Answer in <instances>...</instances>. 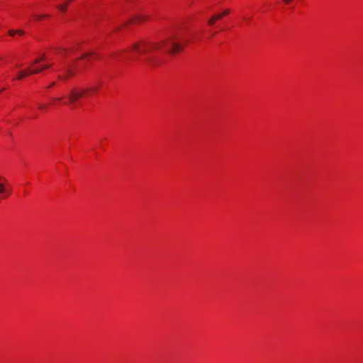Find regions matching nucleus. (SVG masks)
Instances as JSON below:
<instances>
[{"instance_id": "obj_16", "label": "nucleus", "mask_w": 363, "mask_h": 363, "mask_svg": "<svg viewBox=\"0 0 363 363\" xmlns=\"http://www.w3.org/2000/svg\"><path fill=\"white\" fill-rule=\"evenodd\" d=\"M43 17H48V16H47V15H45V16H38V17H37V18H38V20H41Z\"/></svg>"}, {"instance_id": "obj_4", "label": "nucleus", "mask_w": 363, "mask_h": 363, "mask_svg": "<svg viewBox=\"0 0 363 363\" xmlns=\"http://www.w3.org/2000/svg\"><path fill=\"white\" fill-rule=\"evenodd\" d=\"M80 47L79 45H75L69 48H60L58 49V54L62 56H72L74 55L79 50Z\"/></svg>"}, {"instance_id": "obj_6", "label": "nucleus", "mask_w": 363, "mask_h": 363, "mask_svg": "<svg viewBox=\"0 0 363 363\" xmlns=\"http://www.w3.org/2000/svg\"><path fill=\"white\" fill-rule=\"evenodd\" d=\"M74 74L75 73L72 69H62V72L58 74V79L61 81L65 82L74 76Z\"/></svg>"}, {"instance_id": "obj_10", "label": "nucleus", "mask_w": 363, "mask_h": 363, "mask_svg": "<svg viewBox=\"0 0 363 363\" xmlns=\"http://www.w3.org/2000/svg\"><path fill=\"white\" fill-rule=\"evenodd\" d=\"M150 61H151V62L150 63V65L152 66V67H160V66L164 65V63L163 62L162 60H151Z\"/></svg>"}, {"instance_id": "obj_13", "label": "nucleus", "mask_w": 363, "mask_h": 363, "mask_svg": "<svg viewBox=\"0 0 363 363\" xmlns=\"http://www.w3.org/2000/svg\"><path fill=\"white\" fill-rule=\"evenodd\" d=\"M38 108L41 110H44L47 108V106L45 104H40L38 105Z\"/></svg>"}, {"instance_id": "obj_12", "label": "nucleus", "mask_w": 363, "mask_h": 363, "mask_svg": "<svg viewBox=\"0 0 363 363\" xmlns=\"http://www.w3.org/2000/svg\"><path fill=\"white\" fill-rule=\"evenodd\" d=\"M86 89H89V91H86V94L91 93V92H95L97 91V88H94V87H89V88H86Z\"/></svg>"}, {"instance_id": "obj_2", "label": "nucleus", "mask_w": 363, "mask_h": 363, "mask_svg": "<svg viewBox=\"0 0 363 363\" xmlns=\"http://www.w3.org/2000/svg\"><path fill=\"white\" fill-rule=\"evenodd\" d=\"M170 44V48L169 50V53L171 54H177L180 52L184 49V45L178 42H176L173 40V37L171 38H168L166 40H163L160 42V47L164 46L166 44Z\"/></svg>"}, {"instance_id": "obj_19", "label": "nucleus", "mask_w": 363, "mask_h": 363, "mask_svg": "<svg viewBox=\"0 0 363 363\" xmlns=\"http://www.w3.org/2000/svg\"><path fill=\"white\" fill-rule=\"evenodd\" d=\"M55 85V82H52L51 84H50V86H52Z\"/></svg>"}, {"instance_id": "obj_8", "label": "nucleus", "mask_w": 363, "mask_h": 363, "mask_svg": "<svg viewBox=\"0 0 363 363\" xmlns=\"http://www.w3.org/2000/svg\"><path fill=\"white\" fill-rule=\"evenodd\" d=\"M25 33L24 30H21V29H18V30H9V35L11 36V37H14L16 35H20V36H22Z\"/></svg>"}, {"instance_id": "obj_11", "label": "nucleus", "mask_w": 363, "mask_h": 363, "mask_svg": "<svg viewBox=\"0 0 363 363\" xmlns=\"http://www.w3.org/2000/svg\"><path fill=\"white\" fill-rule=\"evenodd\" d=\"M6 192V189L4 184L2 183H0V194H4Z\"/></svg>"}, {"instance_id": "obj_9", "label": "nucleus", "mask_w": 363, "mask_h": 363, "mask_svg": "<svg viewBox=\"0 0 363 363\" xmlns=\"http://www.w3.org/2000/svg\"><path fill=\"white\" fill-rule=\"evenodd\" d=\"M30 73L28 72L26 69L20 71L17 73V74L14 77L15 79H21L23 78L24 77L30 74Z\"/></svg>"}, {"instance_id": "obj_20", "label": "nucleus", "mask_w": 363, "mask_h": 363, "mask_svg": "<svg viewBox=\"0 0 363 363\" xmlns=\"http://www.w3.org/2000/svg\"><path fill=\"white\" fill-rule=\"evenodd\" d=\"M2 91H3V89H0V92Z\"/></svg>"}, {"instance_id": "obj_3", "label": "nucleus", "mask_w": 363, "mask_h": 363, "mask_svg": "<svg viewBox=\"0 0 363 363\" xmlns=\"http://www.w3.org/2000/svg\"><path fill=\"white\" fill-rule=\"evenodd\" d=\"M89 89L73 88L70 90L68 94L69 101L71 104L76 102L79 99L86 94Z\"/></svg>"}, {"instance_id": "obj_1", "label": "nucleus", "mask_w": 363, "mask_h": 363, "mask_svg": "<svg viewBox=\"0 0 363 363\" xmlns=\"http://www.w3.org/2000/svg\"><path fill=\"white\" fill-rule=\"evenodd\" d=\"M160 47V42L139 41L133 44L128 52L133 55L143 56L157 49Z\"/></svg>"}, {"instance_id": "obj_5", "label": "nucleus", "mask_w": 363, "mask_h": 363, "mask_svg": "<svg viewBox=\"0 0 363 363\" xmlns=\"http://www.w3.org/2000/svg\"><path fill=\"white\" fill-rule=\"evenodd\" d=\"M230 9H225L222 13L213 15L208 21L209 26H213L217 21L220 20L223 17L228 16L230 13Z\"/></svg>"}, {"instance_id": "obj_15", "label": "nucleus", "mask_w": 363, "mask_h": 363, "mask_svg": "<svg viewBox=\"0 0 363 363\" xmlns=\"http://www.w3.org/2000/svg\"><path fill=\"white\" fill-rule=\"evenodd\" d=\"M283 1L286 4H289L290 3H291L293 1V0H283Z\"/></svg>"}, {"instance_id": "obj_18", "label": "nucleus", "mask_w": 363, "mask_h": 363, "mask_svg": "<svg viewBox=\"0 0 363 363\" xmlns=\"http://www.w3.org/2000/svg\"><path fill=\"white\" fill-rule=\"evenodd\" d=\"M6 193H7V194H8V195H9V194H11V191H6Z\"/></svg>"}, {"instance_id": "obj_7", "label": "nucleus", "mask_w": 363, "mask_h": 363, "mask_svg": "<svg viewBox=\"0 0 363 363\" xmlns=\"http://www.w3.org/2000/svg\"><path fill=\"white\" fill-rule=\"evenodd\" d=\"M77 58L89 62L96 60L97 58V55L94 52H84Z\"/></svg>"}, {"instance_id": "obj_17", "label": "nucleus", "mask_w": 363, "mask_h": 363, "mask_svg": "<svg viewBox=\"0 0 363 363\" xmlns=\"http://www.w3.org/2000/svg\"><path fill=\"white\" fill-rule=\"evenodd\" d=\"M55 100L61 101L62 100V97L56 98Z\"/></svg>"}, {"instance_id": "obj_14", "label": "nucleus", "mask_w": 363, "mask_h": 363, "mask_svg": "<svg viewBox=\"0 0 363 363\" xmlns=\"http://www.w3.org/2000/svg\"><path fill=\"white\" fill-rule=\"evenodd\" d=\"M43 58H44V56H41V57H40L37 58V59L35 60V62H36V63H37V62H39L42 61V60H43Z\"/></svg>"}]
</instances>
